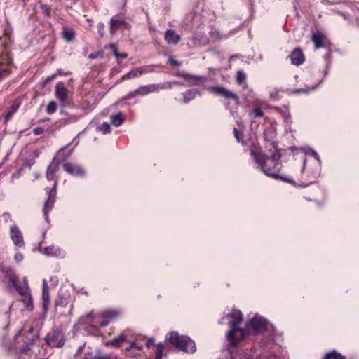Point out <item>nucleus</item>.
I'll list each match as a JSON object with an SVG mask.
<instances>
[{
	"label": "nucleus",
	"mask_w": 359,
	"mask_h": 359,
	"mask_svg": "<svg viewBox=\"0 0 359 359\" xmlns=\"http://www.w3.org/2000/svg\"><path fill=\"white\" fill-rule=\"evenodd\" d=\"M250 155L255 163L266 175L276 180L280 179L291 184L294 183L293 180L280 174L282 168V163L280 161L281 154L280 151L275 149L276 151L271 154V156H268L262 151L261 147L255 144L250 147Z\"/></svg>",
	"instance_id": "1"
},
{
	"label": "nucleus",
	"mask_w": 359,
	"mask_h": 359,
	"mask_svg": "<svg viewBox=\"0 0 359 359\" xmlns=\"http://www.w3.org/2000/svg\"><path fill=\"white\" fill-rule=\"evenodd\" d=\"M60 165L59 163L53 160L46 171V179L49 181L54 180L53 187L51 189H46L48 196L43 207V215L48 222L49 221L48 213L53 209L54 204L57 199V179L56 178L55 174L60 169Z\"/></svg>",
	"instance_id": "2"
},
{
	"label": "nucleus",
	"mask_w": 359,
	"mask_h": 359,
	"mask_svg": "<svg viewBox=\"0 0 359 359\" xmlns=\"http://www.w3.org/2000/svg\"><path fill=\"white\" fill-rule=\"evenodd\" d=\"M227 317L233 319L229 323L231 329L228 332L227 339L231 346H237L240 341L245 339V330L241 327L243 314L240 310L233 309Z\"/></svg>",
	"instance_id": "3"
},
{
	"label": "nucleus",
	"mask_w": 359,
	"mask_h": 359,
	"mask_svg": "<svg viewBox=\"0 0 359 359\" xmlns=\"http://www.w3.org/2000/svg\"><path fill=\"white\" fill-rule=\"evenodd\" d=\"M11 43V34L8 32H5L0 37V46L5 50L0 53V81L11 74L13 59L11 53L7 50Z\"/></svg>",
	"instance_id": "4"
},
{
	"label": "nucleus",
	"mask_w": 359,
	"mask_h": 359,
	"mask_svg": "<svg viewBox=\"0 0 359 359\" xmlns=\"http://www.w3.org/2000/svg\"><path fill=\"white\" fill-rule=\"evenodd\" d=\"M168 342L178 350L194 353L196 351L195 342L187 336H180L177 332H171L167 337Z\"/></svg>",
	"instance_id": "5"
},
{
	"label": "nucleus",
	"mask_w": 359,
	"mask_h": 359,
	"mask_svg": "<svg viewBox=\"0 0 359 359\" xmlns=\"http://www.w3.org/2000/svg\"><path fill=\"white\" fill-rule=\"evenodd\" d=\"M12 285L15 288L18 293L22 297L20 300L24 303L25 308L28 310H32L34 308L33 298L31 294L27 277L23 278L22 283H19L18 279L15 283Z\"/></svg>",
	"instance_id": "6"
},
{
	"label": "nucleus",
	"mask_w": 359,
	"mask_h": 359,
	"mask_svg": "<svg viewBox=\"0 0 359 359\" xmlns=\"http://www.w3.org/2000/svg\"><path fill=\"white\" fill-rule=\"evenodd\" d=\"M267 325L268 323L265 319L255 316L248 322L245 333L253 335L264 333L267 330Z\"/></svg>",
	"instance_id": "7"
},
{
	"label": "nucleus",
	"mask_w": 359,
	"mask_h": 359,
	"mask_svg": "<svg viewBox=\"0 0 359 359\" xmlns=\"http://www.w3.org/2000/svg\"><path fill=\"white\" fill-rule=\"evenodd\" d=\"M208 90L215 95L222 97L228 100H232L236 107H238L240 104L238 95L223 86H212L208 88Z\"/></svg>",
	"instance_id": "8"
},
{
	"label": "nucleus",
	"mask_w": 359,
	"mask_h": 359,
	"mask_svg": "<svg viewBox=\"0 0 359 359\" xmlns=\"http://www.w3.org/2000/svg\"><path fill=\"white\" fill-rule=\"evenodd\" d=\"M162 87H160L158 84H149L145 86H141L134 91H130L123 97V100H128L137 95H147L150 93H158Z\"/></svg>",
	"instance_id": "9"
},
{
	"label": "nucleus",
	"mask_w": 359,
	"mask_h": 359,
	"mask_svg": "<svg viewBox=\"0 0 359 359\" xmlns=\"http://www.w3.org/2000/svg\"><path fill=\"white\" fill-rule=\"evenodd\" d=\"M46 341L50 347H62L65 344L62 331L58 329L53 330L46 335Z\"/></svg>",
	"instance_id": "10"
},
{
	"label": "nucleus",
	"mask_w": 359,
	"mask_h": 359,
	"mask_svg": "<svg viewBox=\"0 0 359 359\" xmlns=\"http://www.w3.org/2000/svg\"><path fill=\"white\" fill-rule=\"evenodd\" d=\"M276 127L273 125H270L269 127H266L263 133L264 139L268 144V146L273 148L274 149H276L277 147V143L276 142Z\"/></svg>",
	"instance_id": "11"
},
{
	"label": "nucleus",
	"mask_w": 359,
	"mask_h": 359,
	"mask_svg": "<svg viewBox=\"0 0 359 359\" xmlns=\"http://www.w3.org/2000/svg\"><path fill=\"white\" fill-rule=\"evenodd\" d=\"M36 339V337L32 335L31 339H28L27 341H25V345L20 349L17 359H30L32 355L31 347Z\"/></svg>",
	"instance_id": "12"
},
{
	"label": "nucleus",
	"mask_w": 359,
	"mask_h": 359,
	"mask_svg": "<svg viewBox=\"0 0 359 359\" xmlns=\"http://www.w3.org/2000/svg\"><path fill=\"white\" fill-rule=\"evenodd\" d=\"M67 89L63 82H59L55 86V96L60 100L62 106L66 107L69 104L67 98Z\"/></svg>",
	"instance_id": "13"
},
{
	"label": "nucleus",
	"mask_w": 359,
	"mask_h": 359,
	"mask_svg": "<svg viewBox=\"0 0 359 359\" xmlns=\"http://www.w3.org/2000/svg\"><path fill=\"white\" fill-rule=\"evenodd\" d=\"M10 236L15 246L18 248H22L25 246L22 233L16 225H13L10 227Z\"/></svg>",
	"instance_id": "14"
},
{
	"label": "nucleus",
	"mask_w": 359,
	"mask_h": 359,
	"mask_svg": "<svg viewBox=\"0 0 359 359\" xmlns=\"http://www.w3.org/2000/svg\"><path fill=\"white\" fill-rule=\"evenodd\" d=\"M63 170L69 175L75 177H83L84 170L79 165L66 163L62 165Z\"/></svg>",
	"instance_id": "15"
},
{
	"label": "nucleus",
	"mask_w": 359,
	"mask_h": 359,
	"mask_svg": "<svg viewBox=\"0 0 359 359\" xmlns=\"http://www.w3.org/2000/svg\"><path fill=\"white\" fill-rule=\"evenodd\" d=\"M326 36L321 32L317 30L312 33L311 41L314 43V48L319 49L326 46Z\"/></svg>",
	"instance_id": "16"
},
{
	"label": "nucleus",
	"mask_w": 359,
	"mask_h": 359,
	"mask_svg": "<svg viewBox=\"0 0 359 359\" xmlns=\"http://www.w3.org/2000/svg\"><path fill=\"white\" fill-rule=\"evenodd\" d=\"M289 57L291 63L297 66L301 65L305 61V56L300 48H295Z\"/></svg>",
	"instance_id": "17"
},
{
	"label": "nucleus",
	"mask_w": 359,
	"mask_h": 359,
	"mask_svg": "<svg viewBox=\"0 0 359 359\" xmlns=\"http://www.w3.org/2000/svg\"><path fill=\"white\" fill-rule=\"evenodd\" d=\"M129 25L123 20L112 18L110 20V33L115 34L121 28L129 29Z\"/></svg>",
	"instance_id": "18"
},
{
	"label": "nucleus",
	"mask_w": 359,
	"mask_h": 359,
	"mask_svg": "<svg viewBox=\"0 0 359 359\" xmlns=\"http://www.w3.org/2000/svg\"><path fill=\"white\" fill-rule=\"evenodd\" d=\"M72 149L65 147L56 153L53 160L61 164L63 161H66L72 155Z\"/></svg>",
	"instance_id": "19"
},
{
	"label": "nucleus",
	"mask_w": 359,
	"mask_h": 359,
	"mask_svg": "<svg viewBox=\"0 0 359 359\" xmlns=\"http://www.w3.org/2000/svg\"><path fill=\"white\" fill-rule=\"evenodd\" d=\"M164 38L166 43L170 45H177L181 40V36L172 29L167 30Z\"/></svg>",
	"instance_id": "20"
},
{
	"label": "nucleus",
	"mask_w": 359,
	"mask_h": 359,
	"mask_svg": "<svg viewBox=\"0 0 359 359\" xmlns=\"http://www.w3.org/2000/svg\"><path fill=\"white\" fill-rule=\"evenodd\" d=\"M42 302L43 311H46L50 304V294L49 287L45 280L43 281Z\"/></svg>",
	"instance_id": "21"
},
{
	"label": "nucleus",
	"mask_w": 359,
	"mask_h": 359,
	"mask_svg": "<svg viewBox=\"0 0 359 359\" xmlns=\"http://www.w3.org/2000/svg\"><path fill=\"white\" fill-rule=\"evenodd\" d=\"M1 271L4 274V276L8 278L11 284L15 283V281L18 279L14 270L10 266H2L1 267Z\"/></svg>",
	"instance_id": "22"
},
{
	"label": "nucleus",
	"mask_w": 359,
	"mask_h": 359,
	"mask_svg": "<svg viewBox=\"0 0 359 359\" xmlns=\"http://www.w3.org/2000/svg\"><path fill=\"white\" fill-rule=\"evenodd\" d=\"M144 71L142 67H138L128 72L126 74L123 75L121 80L124 81L126 79H131L135 77L139 76L143 74Z\"/></svg>",
	"instance_id": "23"
},
{
	"label": "nucleus",
	"mask_w": 359,
	"mask_h": 359,
	"mask_svg": "<svg viewBox=\"0 0 359 359\" xmlns=\"http://www.w3.org/2000/svg\"><path fill=\"white\" fill-rule=\"evenodd\" d=\"M20 104L13 103L10 107L9 111L4 116V124H6L13 117V114L17 112Z\"/></svg>",
	"instance_id": "24"
},
{
	"label": "nucleus",
	"mask_w": 359,
	"mask_h": 359,
	"mask_svg": "<svg viewBox=\"0 0 359 359\" xmlns=\"http://www.w3.org/2000/svg\"><path fill=\"white\" fill-rule=\"evenodd\" d=\"M273 109L278 114H280L285 121H287L290 118L289 108L287 106L274 107Z\"/></svg>",
	"instance_id": "25"
},
{
	"label": "nucleus",
	"mask_w": 359,
	"mask_h": 359,
	"mask_svg": "<svg viewBox=\"0 0 359 359\" xmlns=\"http://www.w3.org/2000/svg\"><path fill=\"white\" fill-rule=\"evenodd\" d=\"M127 339V335L125 333H121L117 337L111 340L110 344L115 347H121L122 344Z\"/></svg>",
	"instance_id": "26"
},
{
	"label": "nucleus",
	"mask_w": 359,
	"mask_h": 359,
	"mask_svg": "<svg viewBox=\"0 0 359 359\" xmlns=\"http://www.w3.org/2000/svg\"><path fill=\"white\" fill-rule=\"evenodd\" d=\"M176 75L179 77H182L186 79H193L197 83L202 82L204 80V78L202 76H192V75H190V74L186 73L185 72H180L179 71Z\"/></svg>",
	"instance_id": "27"
},
{
	"label": "nucleus",
	"mask_w": 359,
	"mask_h": 359,
	"mask_svg": "<svg viewBox=\"0 0 359 359\" xmlns=\"http://www.w3.org/2000/svg\"><path fill=\"white\" fill-rule=\"evenodd\" d=\"M123 122V116L121 113L111 116V123L115 126H121Z\"/></svg>",
	"instance_id": "28"
},
{
	"label": "nucleus",
	"mask_w": 359,
	"mask_h": 359,
	"mask_svg": "<svg viewBox=\"0 0 359 359\" xmlns=\"http://www.w3.org/2000/svg\"><path fill=\"white\" fill-rule=\"evenodd\" d=\"M323 359H346V358L333 350L327 353Z\"/></svg>",
	"instance_id": "29"
},
{
	"label": "nucleus",
	"mask_w": 359,
	"mask_h": 359,
	"mask_svg": "<svg viewBox=\"0 0 359 359\" xmlns=\"http://www.w3.org/2000/svg\"><path fill=\"white\" fill-rule=\"evenodd\" d=\"M70 74V72H64L61 69H57L56 72L49 76H48L45 81V83H49L53 81V79L58 75H65L68 76Z\"/></svg>",
	"instance_id": "30"
},
{
	"label": "nucleus",
	"mask_w": 359,
	"mask_h": 359,
	"mask_svg": "<svg viewBox=\"0 0 359 359\" xmlns=\"http://www.w3.org/2000/svg\"><path fill=\"white\" fill-rule=\"evenodd\" d=\"M75 33L72 29L65 28L62 32L63 38L67 41H71L74 38Z\"/></svg>",
	"instance_id": "31"
},
{
	"label": "nucleus",
	"mask_w": 359,
	"mask_h": 359,
	"mask_svg": "<svg viewBox=\"0 0 359 359\" xmlns=\"http://www.w3.org/2000/svg\"><path fill=\"white\" fill-rule=\"evenodd\" d=\"M233 135L235 138L236 139L237 142L239 143H241L243 145L245 144L244 142V135L243 131L238 130L236 128H234L233 130Z\"/></svg>",
	"instance_id": "32"
},
{
	"label": "nucleus",
	"mask_w": 359,
	"mask_h": 359,
	"mask_svg": "<svg viewBox=\"0 0 359 359\" xmlns=\"http://www.w3.org/2000/svg\"><path fill=\"white\" fill-rule=\"evenodd\" d=\"M196 93H197V92L195 90H187L184 93V96H183L184 102L188 103L189 101L193 100L196 97Z\"/></svg>",
	"instance_id": "33"
},
{
	"label": "nucleus",
	"mask_w": 359,
	"mask_h": 359,
	"mask_svg": "<svg viewBox=\"0 0 359 359\" xmlns=\"http://www.w3.org/2000/svg\"><path fill=\"white\" fill-rule=\"evenodd\" d=\"M102 315L104 318L111 320L116 318L118 316V312L116 311L108 310L104 311Z\"/></svg>",
	"instance_id": "34"
},
{
	"label": "nucleus",
	"mask_w": 359,
	"mask_h": 359,
	"mask_svg": "<svg viewBox=\"0 0 359 359\" xmlns=\"http://www.w3.org/2000/svg\"><path fill=\"white\" fill-rule=\"evenodd\" d=\"M97 130L101 131L103 134H107L111 132V127L108 123L104 122L97 127Z\"/></svg>",
	"instance_id": "35"
},
{
	"label": "nucleus",
	"mask_w": 359,
	"mask_h": 359,
	"mask_svg": "<svg viewBox=\"0 0 359 359\" xmlns=\"http://www.w3.org/2000/svg\"><path fill=\"white\" fill-rule=\"evenodd\" d=\"M59 250L54 246H47L44 248V254L49 256H55Z\"/></svg>",
	"instance_id": "36"
},
{
	"label": "nucleus",
	"mask_w": 359,
	"mask_h": 359,
	"mask_svg": "<svg viewBox=\"0 0 359 359\" xmlns=\"http://www.w3.org/2000/svg\"><path fill=\"white\" fill-rule=\"evenodd\" d=\"M246 80V74L242 70L236 72V81L238 84H243Z\"/></svg>",
	"instance_id": "37"
},
{
	"label": "nucleus",
	"mask_w": 359,
	"mask_h": 359,
	"mask_svg": "<svg viewBox=\"0 0 359 359\" xmlns=\"http://www.w3.org/2000/svg\"><path fill=\"white\" fill-rule=\"evenodd\" d=\"M57 110V104L54 101H51L48 103L46 107V112L48 114H53Z\"/></svg>",
	"instance_id": "38"
},
{
	"label": "nucleus",
	"mask_w": 359,
	"mask_h": 359,
	"mask_svg": "<svg viewBox=\"0 0 359 359\" xmlns=\"http://www.w3.org/2000/svg\"><path fill=\"white\" fill-rule=\"evenodd\" d=\"M40 8L43 12V13L48 18H50L51 16V8L50 6L45 4H41Z\"/></svg>",
	"instance_id": "39"
},
{
	"label": "nucleus",
	"mask_w": 359,
	"mask_h": 359,
	"mask_svg": "<svg viewBox=\"0 0 359 359\" xmlns=\"http://www.w3.org/2000/svg\"><path fill=\"white\" fill-rule=\"evenodd\" d=\"M163 349H164V346H163V344L159 343L157 344L155 359H162Z\"/></svg>",
	"instance_id": "40"
},
{
	"label": "nucleus",
	"mask_w": 359,
	"mask_h": 359,
	"mask_svg": "<svg viewBox=\"0 0 359 359\" xmlns=\"http://www.w3.org/2000/svg\"><path fill=\"white\" fill-rule=\"evenodd\" d=\"M210 36L215 40H219L222 38L221 33L216 29L213 28L210 32Z\"/></svg>",
	"instance_id": "41"
},
{
	"label": "nucleus",
	"mask_w": 359,
	"mask_h": 359,
	"mask_svg": "<svg viewBox=\"0 0 359 359\" xmlns=\"http://www.w3.org/2000/svg\"><path fill=\"white\" fill-rule=\"evenodd\" d=\"M255 117H262L264 116V111L261 107H255L252 111Z\"/></svg>",
	"instance_id": "42"
},
{
	"label": "nucleus",
	"mask_w": 359,
	"mask_h": 359,
	"mask_svg": "<svg viewBox=\"0 0 359 359\" xmlns=\"http://www.w3.org/2000/svg\"><path fill=\"white\" fill-rule=\"evenodd\" d=\"M168 63L172 66H175V67H179L181 65V62L177 60H175L174 58L172 57H170L168 60Z\"/></svg>",
	"instance_id": "43"
},
{
	"label": "nucleus",
	"mask_w": 359,
	"mask_h": 359,
	"mask_svg": "<svg viewBox=\"0 0 359 359\" xmlns=\"http://www.w3.org/2000/svg\"><path fill=\"white\" fill-rule=\"evenodd\" d=\"M97 30H98V33H99V35L101 36V37H103L104 36V23L102 22H100L97 25Z\"/></svg>",
	"instance_id": "44"
},
{
	"label": "nucleus",
	"mask_w": 359,
	"mask_h": 359,
	"mask_svg": "<svg viewBox=\"0 0 359 359\" xmlns=\"http://www.w3.org/2000/svg\"><path fill=\"white\" fill-rule=\"evenodd\" d=\"M45 130L43 127H37L33 130V133L36 135H41L44 133Z\"/></svg>",
	"instance_id": "45"
},
{
	"label": "nucleus",
	"mask_w": 359,
	"mask_h": 359,
	"mask_svg": "<svg viewBox=\"0 0 359 359\" xmlns=\"http://www.w3.org/2000/svg\"><path fill=\"white\" fill-rule=\"evenodd\" d=\"M109 48H110V49L112 50L113 55L116 57L118 56V52L116 50L115 44H113V43L110 44Z\"/></svg>",
	"instance_id": "46"
},
{
	"label": "nucleus",
	"mask_w": 359,
	"mask_h": 359,
	"mask_svg": "<svg viewBox=\"0 0 359 359\" xmlns=\"http://www.w3.org/2000/svg\"><path fill=\"white\" fill-rule=\"evenodd\" d=\"M25 333H26V331L24 329L19 331L18 334L16 335L15 340L18 341L20 338H21L25 334Z\"/></svg>",
	"instance_id": "47"
},
{
	"label": "nucleus",
	"mask_w": 359,
	"mask_h": 359,
	"mask_svg": "<svg viewBox=\"0 0 359 359\" xmlns=\"http://www.w3.org/2000/svg\"><path fill=\"white\" fill-rule=\"evenodd\" d=\"M23 258L22 255L18 253L15 255V259L17 262H20Z\"/></svg>",
	"instance_id": "48"
},
{
	"label": "nucleus",
	"mask_w": 359,
	"mask_h": 359,
	"mask_svg": "<svg viewBox=\"0 0 359 359\" xmlns=\"http://www.w3.org/2000/svg\"><path fill=\"white\" fill-rule=\"evenodd\" d=\"M154 343V339H149L147 341V343H146V346H147V348H149L151 346H153Z\"/></svg>",
	"instance_id": "49"
},
{
	"label": "nucleus",
	"mask_w": 359,
	"mask_h": 359,
	"mask_svg": "<svg viewBox=\"0 0 359 359\" xmlns=\"http://www.w3.org/2000/svg\"><path fill=\"white\" fill-rule=\"evenodd\" d=\"M128 57V54L126 53H118V56L116 57V58H122V59H124V58H126Z\"/></svg>",
	"instance_id": "50"
},
{
	"label": "nucleus",
	"mask_w": 359,
	"mask_h": 359,
	"mask_svg": "<svg viewBox=\"0 0 359 359\" xmlns=\"http://www.w3.org/2000/svg\"><path fill=\"white\" fill-rule=\"evenodd\" d=\"M93 359H111L108 355L95 356Z\"/></svg>",
	"instance_id": "51"
},
{
	"label": "nucleus",
	"mask_w": 359,
	"mask_h": 359,
	"mask_svg": "<svg viewBox=\"0 0 359 359\" xmlns=\"http://www.w3.org/2000/svg\"><path fill=\"white\" fill-rule=\"evenodd\" d=\"M108 324H109L108 320H103L100 323V327H106L107 325H108Z\"/></svg>",
	"instance_id": "52"
},
{
	"label": "nucleus",
	"mask_w": 359,
	"mask_h": 359,
	"mask_svg": "<svg viewBox=\"0 0 359 359\" xmlns=\"http://www.w3.org/2000/svg\"><path fill=\"white\" fill-rule=\"evenodd\" d=\"M316 204H317V205H318V207L323 208V207H324V206H325V203H324V202H322V201H316Z\"/></svg>",
	"instance_id": "53"
},
{
	"label": "nucleus",
	"mask_w": 359,
	"mask_h": 359,
	"mask_svg": "<svg viewBox=\"0 0 359 359\" xmlns=\"http://www.w3.org/2000/svg\"><path fill=\"white\" fill-rule=\"evenodd\" d=\"M132 347L135 348H137L138 350H141L142 349V347L136 346L135 343L132 344Z\"/></svg>",
	"instance_id": "54"
},
{
	"label": "nucleus",
	"mask_w": 359,
	"mask_h": 359,
	"mask_svg": "<svg viewBox=\"0 0 359 359\" xmlns=\"http://www.w3.org/2000/svg\"><path fill=\"white\" fill-rule=\"evenodd\" d=\"M33 330H34V328H33V327H30V328L29 329V330H28V332H28L29 334H32Z\"/></svg>",
	"instance_id": "55"
}]
</instances>
